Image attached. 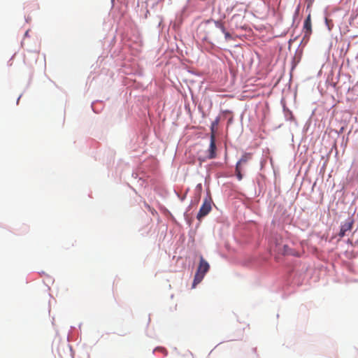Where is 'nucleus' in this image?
Wrapping results in <instances>:
<instances>
[{
    "label": "nucleus",
    "mask_w": 358,
    "mask_h": 358,
    "mask_svg": "<svg viewBox=\"0 0 358 358\" xmlns=\"http://www.w3.org/2000/svg\"><path fill=\"white\" fill-rule=\"evenodd\" d=\"M210 265L202 256L200 257L199 264L195 273L192 287L200 283L203 279L206 273L209 271Z\"/></svg>",
    "instance_id": "nucleus-1"
},
{
    "label": "nucleus",
    "mask_w": 358,
    "mask_h": 358,
    "mask_svg": "<svg viewBox=\"0 0 358 358\" xmlns=\"http://www.w3.org/2000/svg\"><path fill=\"white\" fill-rule=\"evenodd\" d=\"M216 145H215V136L210 135V145L208 150V155L206 157H199V160L201 162H205L206 159H212L216 157Z\"/></svg>",
    "instance_id": "nucleus-2"
},
{
    "label": "nucleus",
    "mask_w": 358,
    "mask_h": 358,
    "mask_svg": "<svg viewBox=\"0 0 358 358\" xmlns=\"http://www.w3.org/2000/svg\"><path fill=\"white\" fill-rule=\"evenodd\" d=\"M212 209L210 201L205 199L202 206H201L199 211L196 215V218L201 220L203 217L206 216Z\"/></svg>",
    "instance_id": "nucleus-3"
},
{
    "label": "nucleus",
    "mask_w": 358,
    "mask_h": 358,
    "mask_svg": "<svg viewBox=\"0 0 358 358\" xmlns=\"http://www.w3.org/2000/svg\"><path fill=\"white\" fill-rule=\"evenodd\" d=\"M354 224V220L352 218H349L345 222H343L341 226V229L338 234V236L341 238H343L348 235V233L351 231L352 229V226Z\"/></svg>",
    "instance_id": "nucleus-4"
},
{
    "label": "nucleus",
    "mask_w": 358,
    "mask_h": 358,
    "mask_svg": "<svg viewBox=\"0 0 358 358\" xmlns=\"http://www.w3.org/2000/svg\"><path fill=\"white\" fill-rule=\"evenodd\" d=\"M303 31L304 33L303 39H308L312 34L311 16L309 14L303 22Z\"/></svg>",
    "instance_id": "nucleus-5"
},
{
    "label": "nucleus",
    "mask_w": 358,
    "mask_h": 358,
    "mask_svg": "<svg viewBox=\"0 0 358 358\" xmlns=\"http://www.w3.org/2000/svg\"><path fill=\"white\" fill-rule=\"evenodd\" d=\"M279 251L284 255H292V256H298L299 254L292 248H290L288 245H284L282 248H279Z\"/></svg>",
    "instance_id": "nucleus-6"
},
{
    "label": "nucleus",
    "mask_w": 358,
    "mask_h": 358,
    "mask_svg": "<svg viewBox=\"0 0 358 358\" xmlns=\"http://www.w3.org/2000/svg\"><path fill=\"white\" fill-rule=\"evenodd\" d=\"M252 158V155L250 153H245L243 155L240 160L238 162L236 165L241 166V164H246L250 159Z\"/></svg>",
    "instance_id": "nucleus-7"
},
{
    "label": "nucleus",
    "mask_w": 358,
    "mask_h": 358,
    "mask_svg": "<svg viewBox=\"0 0 358 358\" xmlns=\"http://www.w3.org/2000/svg\"><path fill=\"white\" fill-rule=\"evenodd\" d=\"M236 175L238 180H241L243 176L241 174V167L238 165L236 166Z\"/></svg>",
    "instance_id": "nucleus-8"
},
{
    "label": "nucleus",
    "mask_w": 358,
    "mask_h": 358,
    "mask_svg": "<svg viewBox=\"0 0 358 358\" xmlns=\"http://www.w3.org/2000/svg\"><path fill=\"white\" fill-rule=\"evenodd\" d=\"M219 122V118H217L215 121H213L212 122V126H211V128H210V130H211V134L210 135H215V127L217 126V124H218Z\"/></svg>",
    "instance_id": "nucleus-9"
},
{
    "label": "nucleus",
    "mask_w": 358,
    "mask_h": 358,
    "mask_svg": "<svg viewBox=\"0 0 358 358\" xmlns=\"http://www.w3.org/2000/svg\"><path fill=\"white\" fill-rule=\"evenodd\" d=\"M215 27L220 29L221 31H224V24L221 21H214Z\"/></svg>",
    "instance_id": "nucleus-10"
},
{
    "label": "nucleus",
    "mask_w": 358,
    "mask_h": 358,
    "mask_svg": "<svg viewBox=\"0 0 358 358\" xmlns=\"http://www.w3.org/2000/svg\"><path fill=\"white\" fill-rule=\"evenodd\" d=\"M222 31L224 34V37L227 41H229L232 38L231 34L229 32L227 31L225 29H224V31Z\"/></svg>",
    "instance_id": "nucleus-11"
},
{
    "label": "nucleus",
    "mask_w": 358,
    "mask_h": 358,
    "mask_svg": "<svg viewBox=\"0 0 358 358\" xmlns=\"http://www.w3.org/2000/svg\"><path fill=\"white\" fill-rule=\"evenodd\" d=\"M299 11V8L298 7V8H297V9H296V15H298Z\"/></svg>",
    "instance_id": "nucleus-12"
}]
</instances>
